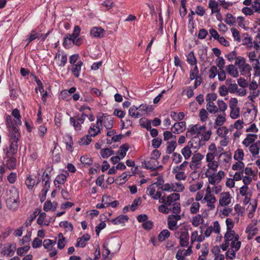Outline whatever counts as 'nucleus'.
<instances>
[{
  "instance_id": "obj_58",
  "label": "nucleus",
  "mask_w": 260,
  "mask_h": 260,
  "mask_svg": "<svg viewBox=\"0 0 260 260\" xmlns=\"http://www.w3.org/2000/svg\"><path fill=\"white\" fill-rule=\"evenodd\" d=\"M188 165V161L186 160L184 161L181 164L173 167V168H172V170L177 171H183L184 172H185Z\"/></svg>"
},
{
  "instance_id": "obj_35",
  "label": "nucleus",
  "mask_w": 260,
  "mask_h": 260,
  "mask_svg": "<svg viewBox=\"0 0 260 260\" xmlns=\"http://www.w3.org/2000/svg\"><path fill=\"white\" fill-rule=\"evenodd\" d=\"M171 192L175 193L182 192L185 189L184 185L180 182L171 183Z\"/></svg>"
},
{
  "instance_id": "obj_41",
  "label": "nucleus",
  "mask_w": 260,
  "mask_h": 260,
  "mask_svg": "<svg viewBox=\"0 0 260 260\" xmlns=\"http://www.w3.org/2000/svg\"><path fill=\"white\" fill-rule=\"evenodd\" d=\"M186 61L190 66L197 65V60L193 51H190L186 55Z\"/></svg>"
},
{
  "instance_id": "obj_47",
  "label": "nucleus",
  "mask_w": 260,
  "mask_h": 260,
  "mask_svg": "<svg viewBox=\"0 0 260 260\" xmlns=\"http://www.w3.org/2000/svg\"><path fill=\"white\" fill-rule=\"evenodd\" d=\"M60 227L64 229L66 232H72L73 230V225L68 221H62L59 222Z\"/></svg>"
},
{
  "instance_id": "obj_16",
  "label": "nucleus",
  "mask_w": 260,
  "mask_h": 260,
  "mask_svg": "<svg viewBox=\"0 0 260 260\" xmlns=\"http://www.w3.org/2000/svg\"><path fill=\"white\" fill-rule=\"evenodd\" d=\"M103 128L100 123H98L96 119V123H91L88 130V133L92 137H94L101 133Z\"/></svg>"
},
{
  "instance_id": "obj_48",
  "label": "nucleus",
  "mask_w": 260,
  "mask_h": 260,
  "mask_svg": "<svg viewBox=\"0 0 260 260\" xmlns=\"http://www.w3.org/2000/svg\"><path fill=\"white\" fill-rule=\"evenodd\" d=\"M131 176L130 172H123L119 177L122 179V181H119L120 179H115V183L117 184H123L127 180V178Z\"/></svg>"
},
{
  "instance_id": "obj_38",
  "label": "nucleus",
  "mask_w": 260,
  "mask_h": 260,
  "mask_svg": "<svg viewBox=\"0 0 260 260\" xmlns=\"http://www.w3.org/2000/svg\"><path fill=\"white\" fill-rule=\"evenodd\" d=\"M35 183L36 180L34 177L30 175H27L25 180V184L29 190L32 189Z\"/></svg>"
},
{
  "instance_id": "obj_45",
  "label": "nucleus",
  "mask_w": 260,
  "mask_h": 260,
  "mask_svg": "<svg viewBox=\"0 0 260 260\" xmlns=\"http://www.w3.org/2000/svg\"><path fill=\"white\" fill-rule=\"evenodd\" d=\"M228 206V192L221 193L220 195L219 200V205L220 207H225Z\"/></svg>"
},
{
  "instance_id": "obj_31",
  "label": "nucleus",
  "mask_w": 260,
  "mask_h": 260,
  "mask_svg": "<svg viewBox=\"0 0 260 260\" xmlns=\"http://www.w3.org/2000/svg\"><path fill=\"white\" fill-rule=\"evenodd\" d=\"M128 114L130 116L134 118H138L143 115V113L139 111L138 107L136 106H132L130 107L128 110Z\"/></svg>"
},
{
  "instance_id": "obj_28",
  "label": "nucleus",
  "mask_w": 260,
  "mask_h": 260,
  "mask_svg": "<svg viewBox=\"0 0 260 260\" xmlns=\"http://www.w3.org/2000/svg\"><path fill=\"white\" fill-rule=\"evenodd\" d=\"M83 62L81 60L77 61L76 64L71 65V71L75 77L78 78L80 76Z\"/></svg>"
},
{
  "instance_id": "obj_40",
  "label": "nucleus",
  "mask_w": 260,
  "mask_h": 260,
  "mask_svg": "<svg viewBox=\"0 0 260 260\" xmlns=\"http://www.w3.org/2000/svg\"><path fill=\"white\" fill-rule=\"evenodd\" d=\"M128 220V217L125 215H120L116 218L113 219L111 222L114 224H118L120 223H125Z\"/></svg>"
},
{
  "instance_id": "obj_10",
  "label": "nucleus",
  "mask_w": 260,
  "mask_h": 260,
  "mask_svg": "<svg viewBox=\"0 0 260 260\" xmlns=\"http://www.w3.org/2000/svg\"><path fill=\"white\" fill-rule=\"evenodd\" d=\"M50 177L47 173L44 172L43 174V187L40 194V199L41 202H43L46 199V194L50 188Z\"/></svg>"
},
{
  "instance_id": "obj_13",
  "label": "nucleus",
  "mask_w": 260,
  "mask_h": 260,
  "mask_svg": "<svg viewBox=\"0 0 260 260\" xmlns=\"http://www.w3.org/2000/svg\"><path fill=\"white\" fill-rule=\"evenodd\" d=\"M204 155L201 153H198L194 154L191 158L189 166L191 170H196L201 168L202 160L204 158Z\"/></svg>"
},
{
  "instance_id": "obj_55",
  "label": "nucleus",
  "mask_w": 260,
  "mask_h": 260,
  "mask_svg": "<svg viewBox=\"0 0 260 260\" xmlns=\"http://www.w3.org/2000/svg\"><path fill=\"white\" fill-rule=\"evenodd\" d=\"M249 151L253 157L257 156L259 154V148L256 143L251 144L249 147Z\"/></svg>"
},
{
  "instance_id": "obj_9",
  "label": "nucleus",
  "mask_w": 260,
  "mask_h": 260,
  "mask_svg": "<svg viewBox=\"0 0 260 260\" xmlns=\"http://www.w3.org/2000/svg\"><path fill=\"white\" fill-rule=\"evenodd\" d=\"M220 7L227 9L228 2L223 0H219L218 1L215 0L209 1L208 7L211 10L212 14L219 12L220 11Z\"/></svg>"
},
{
  "instance_id": "obj_20",
  "label": "nucleus",
  "mask_w": 260,
  "mask_h": 260,
  "mask_svg": "<svg viewBox=\"0 0 260 260\" xmlns=\"http://www.w3.org/2000/svg\"><path fill=\"white\" fill-rule=\"evenodd\" d=\"M16 250V245L15 243L6 244L3 249L4 255L11 256L14 255Z\"/></svg>"
},
{
  "instance_id": "obj_14",
  "label": "nucleus",
  "mask_w": 260,
  "mask_h": 260,
  "mask_svg": "<svg viewBox=\"0 0 260 260\" xmlns=\"http://www.w3.org/2000/svg\"><path fill=\"white\" fill-rule=\"evenodd\" d=\"M181 218V215H170L168 217V228L171 231L176 230L178 228L177 222Z\"/></svg>"
},
{
  "instance_id": "obj_11",
  "label": "nucleus",
  "mask_w": 260,
  "mask_h": 260,
  "mask_svg": "<svg viewBox=\"0 0 260 260\" xmlns=\"http://www.w3.org/2000/svg\"><path fill=\"white\" fill-rule=\"evenodd\" d=\"M211 189L209 187H207L206 191V194L204 196L202 203H207V206L210 210H212L215 208V203L216 201L215 196L210 193Z\"/></svg>"
},
{
  "instance_id": "obj_17",
  "label": "nucleus",
  "mask_w": 260,
  "mask_h": 260,
  "mask_svg": "<svg viewBox=\"0 0 260 260\" xmlns=\"http://www.w3.org/2000/svg\"><path fill=\"white\" fill-rule=\"evenodd\" d=\"M224 176V172L219 171L217 174L207 177L208 178L209 185L211 186L217 184Z\"/></svg>"
},
{
  "instance_id": "obj_29",
  "label": "nucleus",
  "mask_w": 260,
  "mask_h": 260,
  "mask_svg": "<svg viewBox=\"0 0 260 260\" xmlns=\"http://www.w3.org/2000/svg\"><path fill=\"white\" fill-rule=\"evenodd\" d=\"M69 176L68 171H66L64 173L58 174L55 178L54 183L55 185H62L66 182L67 178Z\"/></svg>"
},
{
  "instance_id": "obj_51",
  "label": "nucleus",
  "mask_w": 260,
  "mask_h": 260,
  "mask_svg": "<svg viewBox=\"0 0 260 260\" xmlns=\"http://www.w3.org/2000/svg\"><path fill=\"white\" fill-rule=\"evenodd\" d=\"M171 118L176 121H181L184 117V114L183 112L177 113L175 111H172L170 113Z\"/></svg>"
},
{
  "instance_id": "obj_50",
  "label": "nucleus",
  "mask_w": 260,
  "mask_h": 260,
  "mask_svg": "<svg viewBox=\"0 0 260 260\" xmlns=\"http://www.w3.org/2000/svg\"><path fill=\"white\" fill-rule=\"evenodd\" d=\"M204 222V219L202 216L198 214L192 217L191 219L192 224L194 226H198Z\"/></svg>"
},
{
  "instance_id": "obj_24",
  "label": "nucleus",
  "mask_w": 260,
  "mask_h": 260,
  "mask_svg": "<svg viewBox=\"0 0 260 260\" xmlns=\"http://www.w3.org/2000/svg\"><path fill=\"white\" fill-rule=\"evenodd\" d=\"M5 119L6 126L8 129L16 128L17 126L20 125L21 124H18L16 122L15 119H13L11 116L6 114Z\"/></svg>"
},
{
  "instance_id": "obj_32",
  "label": "nucleus",
  "mask_w": 260,
  "mask_h": 260,
  "mask_svg": "<svg viewBox=\"0 0 260 260\" xmlns=\"http://www.w3.org/2000/svg\"><path fill=\"white\" fill-rule=\"evenodd\" d=\"M205 235L202 233L201 235H199L198 232L197 231H193L191 235V242L192 244L194 242H203L205 240Z\"/></svg>"
},
{
  "instance_id": "obj_44",
  "label": "nucleus",
  "mask_w": 260,
  "mask_h": 260,
  "mask_svg": "<svg viewBox=\"0 0 260 260\" xmlns=\"http://www.w3.org/2000/svg\"><path fill=\"white\" fill-rule=\"evenodd\" d=\"M257 231L256 228L254 227L253 225H249L246 229V233L248 234V238L251 239L252 238L254 235H255Z\"/></svg>"
},
{
  "instance_id": "obj_22",
  "label": "nucleus",
  "mask_w": 260,
  "mask_h": 260,
  "mask_svg": "<svg viewBox=\"0 0 260 260\" xmlns=\"http://www.w3.org/2000/svg\"><path fill=\"white\" fill-rule=\"evenodd\" d=\"M186 128V124L185 121L176 122L171 127V131L174 134H180L183 132Z\"/></svg>"
},
{
  "instance_id": "obj_5",
  "label": "nucleus",
  "mask_w": 260,
  "mask_h": 260,
  "mask_svg": "<svg viewBox=\"0 0 260 260\" xmlns=\"http://www.w3.org/2000/svg\"><path fill=\"white\" fill-rule=\"evenodd\" d=\"M81 28L78 25L74 27L72 34H69L64 38L63 45L66 48H70L74 45L80 46L82 43V39L80 37Z\"/></svg>"
},
{
  "instance_id": "obj_8",
  "label": "nucleus",
  "mask_w": 260,
  "mask_h": 260,
  "mask_svg": "<svg viewBox=\"0 0 260 260\" xmlns=\"http://www.w3.org/2000/svg\"><path fill=\"white\" fill-rule=\"evenodd\" d=\"M98 123L104 125L106 129H111L113 125V117L106 113H100L97 116Z\"/></svg>"
},
{
  "instance_id": "obj_61",
  "label": "nucleus",
  "mask_w": 260,
  "mask_h": 260,
  "mask_svg": "<svg viewBox=\"0 0 260 260\" xmlns=\"http://www.w3.org/2000/svg\"><path fill=\"white\" fill-rule=\"evenodd\" d=\"M80 160L81 162L84 165H90L92 162V158L87 155L81 156Z\"/></svg>"
},
{
  "instance_id": "obj_46",
  "label": "nucleus",
  "mask_w": 260,
  "mask_h": 260,
  "mask_svg": "<svg viewBox=\"0 0 260 260\" xmlns=\"http://www.w3.org/2000/svg\"><path fill=\"white\" fill-rule=\"evenodd\" d=\"M129 148V146L127 144L122 145L120 146L117 153L121 159H123L125 157L126 152L128 150Z\"/></svg>"
},
{
  "instance_id": "obj_27",
  "label": "nucleus",
  "mask_w": 260,
  "mask_h": 260,
  "mask_svg": "<svg viewBox=\"0 0 260 260\" xmlns=\"http://www.w3.org/2000/svg\"><path fill=\"white\" fill-rule=\"evenodd\" d=\"M42 36L43 34H41L39 31H37L36 28L31 30L29 34L27 37V44H28L36 39H40Z\"/></svg>"
},
{
  "instance_id": "obj_30",
  "label": "nucleus",
  "mask_w": 260,
  "mask_h": 260,
  "mask_svg": "<svg viewBox=\"0 0 260 260\" xmlns=\"http://www.w3.org/2000/svg\"><path fill=\"white\" fill-rule=\"evenodd\" d=\"M187 204H191L190 211L191 213L195 214L199 211L200 207V204L198 202H194L193 198L189 199L187 201Z\"/></svg>"
},
{
  "instance_id": "obj_6",
  "label": "nucleus",
  "mask_w": 260,
  "mask_h": 260,
  "mask_svg": "<svg viewBox=\"0 0 260 260\" xmlns=\"http://www.w3.org/2000/svg\"><path fill=\"white\" fill-rule=\"evenodd\" d=\"M201 233L207 238L209 237L212 233L216 234L220 232V226L218 221L213 222L212 224H203L200 227Z\"/></svg>"
},
{
  "instance_id": "obj_63",
  "label": "nucleus",
  "mask_w": 260,
  "mask_h": 260,
  "mask_svg": "<svg viewBox=\"0 0 260 260\" xmlns=\"http://www.w3.org/2000/svg\"><path fill=\"white\" fill-rule=\"evenodd\" d=\"M75 108L80 112H87V111H90L91 110V108L89 106L85 104L82 105L79 103L75 105Z\"/></svg>"
},
{
  "instance_id": "obj_42",
  "label": "nucleus",
  "mask_w": 260,
  "mask_h": 260,
  "mask_svg": "<svg viewBox=\"0 0 260 260\" xmlns=\"http://www.w3.org/2000/svg\"><path fill=\"white\" fill-rule=\"evenodd\" d=\"M177 144L175 140L168 141L167 143L166 153L167 154H171L175 150Z\"/></svg>"
},
{
  "instance_id": "obj_56",
  "label": "nucleus",
  "mask_w": 260,
  "mask_h": 260,
  "mask_svg": "<svg viewBox=\"0 0 260 260\" xmlns=\"http://www.w3.org/2000/svg\"><path fill=\"white\" fill-rule=\"evenodd\" d=\"M223 146H221V145L218 147L217 150L219 152H220V154L219 155V160L221 161H224L225 162H227L228 159V154L226 152H223Z\"/></svg>"
},
{
  "instance_id": "obj_34",
  "label": "nucleus",
  "mask_w": 260,
  "mask_h": 260,
  "mask_svg": "<svg viewBox=\"0 0 260 260\" xmlns=\"http://www.w3.org/2000/svg\"><path fill=\"white\" fill-rule=\"evenodd\" d=\"M5 157H7L8 159L6 161L7 167L10 170H13L16 168V159L14 157H12L13 155L7 156L5 154Z\"/></svg>"
},
{
  "instance_id": "obj_59",
  "label": "nucleus",
  "mask_w": 260,
  "mask_h": 260,
  "mask_svg": "<svg viewBox=\"0 0 260 260\" xmlns=\"http://www.w3.org/2000/svg\"><path fill=\"white\" fill-rule=\"evenodd\" d=\"M193 66V68L190 70L189 73V78L191 80H193L196 78L200 77L199 76V71L197 66Z\"/></svg>"
},
{
  "instance_id": "obj_53",
  "label": "nucleus",
  "mask_w": 260,
  "mask_h": 260,
  "mask_svg": "<svg viewBox=\"0 0 260 260\" xmlns=\"http://www.w3.org/2000/svg\"><path fill=\"white\" fill-rule=\"evenodd\" d=\"M248 56L249 61L252 63V66H253V64L259 62V59L257 58L256 52L254 51L249 52L248 53Z\"/></svg>"
},
{
  "instance_id": "obj_23",
  "label": "nucleus",
  "mask_w": 260,
  "mask_h": 260,
  "mask_svg": "<svg viewBox=\"0 0 260 260\" xmlns=\"http://www.w3.org/2000/svg\"><path fill=\"white\" fill-rule=\"evenodd\" d=\"M90 236L89 234H84L81 237L77 238L75 246L76 247H85L86 246L87 242L90 240Z\"/></svg>"
},
{
  "instance_id": "obj_12",
  "label": "nucleus",
  "mask_w": 260,
  "mask_h": 260,
  "mask_svg": "<svg viewBox=\"0 0 260 260\" xmlns=\"http://www.w3.org/2000/svg\"><path fill=\"white\" fill-rule=\"evenodd\" d=\"M159 189L156 184L153 183L147 188V193L153 200H157L162 195V192Z\"/></svg>"
},
{
  "instance_id": "obj_4",
  "label": "nucleus",
  "mask_w": 260,
  "mask_h": 260,
  "mask_svg": "<svg viewBox=\"0 0 260 260\" xmlns=\"http://www.w3.org/2000/svg\"><path fill=\"white\" fill-rule=\"evenodd\" d=\"M6 196V205L12 211H16L20 205L19 193L14 186L7 189L5 193Z\"/></svg>"
},
{
  "instance_id": "obj_26",
  "label": "nucleus",
  "mask_w": 260,
  "mask_h": 260,
  "mask_svg": "<svg viewBox=\"0 0 260 260\" xmlns=\"http://www.w3.org/2000/svg\"><path fill=\"white\" fill-rule=\"evenodd\" d=\"M180 196L178 193L173 192L167 197V205L171 206L176 204L178 201L180 200Z\"/></svg>"
},
{
  "instance_id": "obj_57",
  "label": "nucleus",
  "mask_w": 260,
  "mask_h": 260,
  "mask_svg": "<svg viewBox=\"0 0 260 260\" xmlns=\"http://www.w3.org/2000/svg\"><path fill=\"white\" fill-rule=\"evenodd\" d=\"M92 136L90 135H87L83 137L80 139L79 141V144L80 145H88L92 141Z\"/></svg>"
},
{
  "instance_id": "obj_18",
  "label": "nucleus",
  "mask_w": 260,
  "mask_h": 260,
  "mask_svg": "<svg viewBox=\"0 0 260 260\" xmlns=\"http://www.w3.org/2000/svg\"><path fill=\"white\" fill-rule=\"evenodd\" d=\"M75 87H72L68 90H63L60 93V98L64 101L69 102L72 100L71 95L76 91Z\"/></svg>"
},
{
  "instance_id": "obj_39",
  "label": "nucleus",
  "mask_w": 260,
  "mask_h": 260,
  "mask_svg": "<svg viewBox=\"0 0 260 260\" xmlns=\"http://www.w3.org/2000/svg\"><path fill=\"white\" fill-rule=\"evenodd\" d=\"M260 95L259 90H249V95L247 97L248 100L253 103L255 102V100Z\"/></svg>"
},
{
  "instance_id": "obj_54",
  "label": "nucleus",
  "mask_w": 260,
  "mask_h": 260,
  "mask_svg": "<svg viewBox=\"0 0 260 260\" xmlns=\"http://www.w3.org/2000/svg\"><path fill=\"white\" fill-rule=\"evenodd\" d=\"M244 122L242 120H237L233 124H231L230 125V130L231 132L234 130V128H235L236 130L240 131L243 127Z\"/></svg>"
},
{
  "instance_id": "obj_49",
  "label": "nucleus",
  "mask_w": 260,
  "mask_h": 260,
  "mask_svg": "<svg viewBox=\"0 0 260 260\" xmlns=\"http://www.w3.org/2000/svg\"><path fill=\"white\" fill-rule=\"evenodd\" d=\"M170 236V232L167 229L163 230L158 236V240L160 242H163L168 239Z\"/></svg>"
},
{
  "instance_id": "obj_19",
  "label": "nucleus",
  "mask_w": 260,
  "mask_h": 260,
  "mask_svg": "<svg viewBox=\"0 0 260 260\" xmlns=\"http://www.w3.org/2000/svg\"><path fill=\"white\" fill-rule=\"evenodd\" d=\"M77 116L74 117H71L70 118V123L72 125L78 133H80L82 131V124L84 123V122L81 120Z\"/></svg>"
},
{
  "instance_id": "obj_3",
  "label": "nucleus",
  "mask_w": 260,
  "mask_h": 260,
  "mask_svg": "<svg viewBox=\"0 0 260 260\" xmlns=\"http://www.w3.org/2000/svg\"><path fill=\"white\" fill-rule=\"evenodd\" d=\"M8 140L9 143V149L7 146L3 148L4 154L6 155H14L18 151V142L20 137V133L18 128L8 129Z\"/></svg>"
},
{
  "instance_id": "obj_21",
  "label": "nucleus",
  "mask_w": 260,
  "mask_h": 260,
  "mask_svg": "<svg viewBox=\"0 0 260 260\" xmlns=\"http://www.w3.org/2000/svg\"><path fill=\"white\" fill-rule=\"evenodd\" d=\"M240 194L244 197L243 203L244 204H247L250 200L251 197V194L249 191V187L247 185L242 186L240 189Z\"/></svg>"
},
{
  "instance_id": "obj_37",
  "label": "nucleus",
  "mask_w": 260,
  "mask_h": 260,
  "mask_svg": "<svg viewBox=\"0 0 260 260\" xmlns=\"http://www.w3.org/2000/svg\"><path fill=\"white\" fill-rule=\"evenodd\" d=\"M239 70L242 75L249 77L251 76V68L249 64L246 63L245 65L240 68Z\"/></svg>"
},
{
  "instance_id": "obj_7",
  "label": "nucleus",
  "mask_w": 260,
  "mask_h": 260,
  "mask_svg": "<svg viewBox=\"0 0 260 260\" xmlns=\"http://www.w3.org/2000/svg\"><path fill=\"white\" fill-rule=\"evenodd\" d=\"M176 237L179 239L181 247H187L189 244V236L188 230L185 228L179 229L176 233Z\"/></svg>"
},
{
  "instance_id": "obj_43",
  "label": "nucleus",
  "mask_w": 260,
  "mask_h": 260,
  "mask_svg": "<svg viewBox=\"0 0 260 260\" xmlns=\"http://www.w3.org/2000/svg\"><path fill=\"white\" fill-rule=\"evenodd\" d=\"M46 217V214L45 212H41L40 213L37 220V223L41 226H43V225H48L49 224V222L45 221Z\"/></svg>"
},
{
  "instance_id": "obj_25",
  "label": "nucleus",
  "mask_w": 260,
  "mask_h": 260,
  "mask_svg": "<svg viewBox=\"0 0 260 260\" xmlns=\"http://www.w3.org/2000/svg\"><path fill=\"white\" fill-rule=\"evenodd\" d=\"M91 36L94 38H102L105 34V30L101 27H93L90 31Z\"/></svg>"
},
{
  "instance_id": "obj_62",
  "label": "nucleus",
  "mask_w": 260,
  "mask_h": 260,
  "mask_svg": "<svg viewBox=\"0 0 260 260\" xmlns=\"http://www.w3.org/2000/svg\"><path fill=\"white\" fill-rule=\"evenodd\" d=\"M206 107L210 113H215L218 111V108L213 102H207Z\"/></svg>"
},
{
  "instance_id": "obj_33",
  "label": "nucleus",
  "mask_w": 260,
  "mask_h": 260,
  "mask_svg": "<svg viewBox=\"0 0 260 260\" xmlns=\"http://www.w3.org/2000/svg\"><path fill=\"white\" fill-rule=\"evenodd\" d=\"M257 139V135L256 134H247L246 137L243 141V144L246 146H248L251 144L253 143Z\"/></svg>"
},
{
  "instance_id": "obj_52",
  "label": "nucleus",
  "mask_w": 260,
  "mask_h": 260,
  "mask_svg": "<svg viewBox=\"0 0 260 260\" xmlns=\"http://www.w3.org/2000/svg\"><path fill=\"white\" fill-rule=\"evenodd\" d=\"M100 154L103 158H107L114 154V151L110 148L102 149Z\"/></svg>"
},
{
  "instance_id": "obj_15",
  "label": "nucleus",
  "mask_w": 260,
  "mask_h": 260,
  "mask_svg": "<svg viewBox=\"0 0 260 260\" xmlns=\"http://www.w3.org/2000/svg\"><path fill=\"white\" fill-rule=\"evenodd\" d=\"M158 160H153L149 158L148 160H146L142 162V166L143 168L149 169L151 170H156L159 168H162L161 165H158Z\"/></svg>"
},
{
  "instance_id": "obj_60",
  "label": "nucleus",
  "mask_w": 260,
  "mask_h": 260,
  "mask_svg": "<svg viewBox=\"0 0 260 260\" xmlns=\"http://www.w3.org/2000/svg\"><path fill=\"white\" fill-rule=\"evenodd\" d=\"M12 115L14 117L16 122L18 124H21V115L19 111L17 109H14L12 111Z\"/></svg>"
},
{
  "instance_id": "obj_1",
  "label": "nucleus",
  "mask_w": 260,
  "mask_h": 260,
  "mask_svg": "<svg viewBox=\"0 0 260 260\" xmlns=\"http://www.w3.org/2000/svg\"><path fill=\"white\" fill-rule=\"evenodd\" d=\"M211 132L207 130L205 125L195 124L189 126L186 133V137L190 138L187 146L181 150V153L185 159H189L192 154L190 148L199 149L204 145L211 137Z\"/></svg>"
},
{
  "instance_id": "obj_2",
  "label": "nucleus",
  "mask_w": 260,
  "mask_h": 260,
  "mask_svg": "<svg viewBox=\"0 0 260 260\" xmlns=\"http://www.w3.org/2000/svg\"><path fill=\"white\" fill-rule=\"evenodd\" d=\"M234 227V223L229 218V258L233 259L236 256V252L238 251L241 245L239 240V236L235 232L232 230Z\"/></svg>"
},
{
  "instance_id": "obj_64",
  "label": "nucleus",
  "mask_w": 260,
  "mask_h": 260,
  "mask_svg": "<svg viewBox=\"0 0 260 260\" xmlns=\"http://www.w3.org/2000/svg\"><path fill=\"white\" fill-rule=\"evenodd\" d=\"M252 67L254 71L253 76L254 77H259V84L260 86V62L253 64Z\"/></svg>"
},
{
  "instance_id": "obj_36",
  "label": "nucleus",
  "mask_w": 260,
  "mask_h": 260,
  "mask_svg": "<svg viewBox=\"0 0 260 260\" xmlns=\"http://www.w3.org/2000/svg\"><path fill=\"white\" fill-rule=\"evenodd\" d=\"M172 173L174 174L175 178L178 181H185L187 178V174L183 171L172 170Z\"/></svg>"
}]
</instances>
